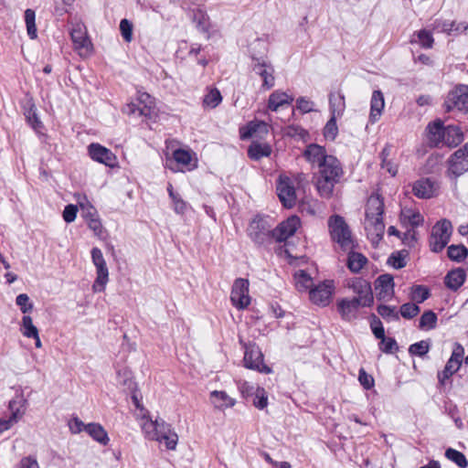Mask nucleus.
<instances>
[{"label":"nucleus","instance_id":"obj_8","mask_svg":"<svg viewBox=\"0 0 468 468\" xmlns=\"http://www.w3.org/2000/svg\"><path fill=\"white\" fill-rule=\"evenodd\" d=\"M452 223L447 219L437 222L431 230L430 247L433 252H439L445 248L452 235Z\"/></svg>","mask_w":468,"mask_h":468},{"label":"nucleus","instance_id":"obj_38","mask_svg":"<svg viewBox=\"0 0 468 468\" xmlns=\"http://www.w3.org/2000/svg\"><path fill=\"white\" fill-rule=\"evenodd\" d=\"M271 154V147L266 143H252L249 149L248 154L253 160H260L262 157H267Z\"/></svg>","mask_w":468,"mask_h":468},{"label":"nucleus","instance_id":"obj_9","mask_svg":"<svg viewBox=\"0 0 468 468\" xmlns=\"http://www.w3.org/2000/svg\"><path fill=\"white\" fill-rule=\"evenodd\" d=\"M468 171V144L455 151L448 159L447 176L456 180Z\"/></svg>","mask_w":468,"mask_h":468},{"label":"nucleus","instance_id":"obj_28","mask_svg":"<svg viewBox=\"0 0 468 468\" xmlns=\"http://www.w3.org/2000/svg\"><path fill=\"white\" fill-rule=\"evenodd\" d=\"M303 155L312 165L318 167L330 154L323 146L312 144L305 148Z\"/></svg>","mask_w":468,"mask_h":468},{"label":"nucleus","instance_id":"obj_54","mask_svg":"<svg viewBox=\"0 0 468 468\" xmlns=\"http://www.w3.org/2000/svg\"><path fill=\"white\" fill-rule=\"evenodd\" d=\"M420 313V307L417 303H407L401 305L400 314L406 319H411Z\"/></svg>","mask_w":468,"mask_h":468},{"label":"nucleus","instance_id":"obj_1","mask_svg":"<svg viewBox=\"0 0 468 468\" xmlns=\"http://www.w3.org/2000/svg\"><path fill=\"white\" fill-rule=\"evenodd\" d=\"M123 392L131 399L134 406L133 414L139 421L144 438L164 444L168 451L176 450L178 443L177 433L165 420L157 418L153 420L151 419L149 411L142 403L143 395L139 390L138 384L133 378L124 379Z\"/></svg>","mask_w":468,"mask_h":468},{"label":"nucleus","instance_id":"obj_5","mask_svg":"<svg viewBox=\"0 0 468 468\" xmlns=\"http://www.w3.org/2000/svg\"><path fill=\"white\" fill-rule=\"evenodd\" d=\"M328 229L333 241L336 242L343 250L353 248L354 240L351 230L339 215H333L328 218Z\"/></svg>","mask_w":468,"mask_h":468},{"label":"nucleus","instance_id":"obj_30","mask_svg":"<svg viewBox=\"0 0 468 468\" xmlns=\"http://www.w3.org/2000/svg\"><path fill=\"white\" fill-rule=\"evenodd\" d=\"M401 223L407 227L417 228L423 224L424 218L419 210L412 207H403L400 213Z\"/></svg>","mask_w":468,"mask_h":468},{"label":"nucleus","instance_id":"obj_60","mask_svg":"<svg viewBox=\"0 0 468 468\" xmlns=\"http://www.w3.org/2000/svg\"><path fill=\"white\" fill-rule=\"evenodd\" d=\"M378 313L379 315H381L383 318L388 319H399V315L396 313V308L388 306V305H379L378 307Z\"/></svg>","mask_w":468,"mask_h":468},{"label":"nucleus","instance_id":"obj_25","mask_svg":"<svg viewBox=\"0 0 468 468\" xmlns=\"http://www.w3.org/2000/svg\"><path fill=\"white\" fill-rule=\"evenodd\" d=\"M89 154L93 160L111 167L114 166L115 156L107 148L98 144H91L89 146Z\"/></svg>","mask_w":468,"mask_h":468},{"label":"nucleus","instance_id":"obj_48","mask_svg":"<svg viewBox=\"0 0 468 468\" xmlns=\"http://www.w3.org/2000/svg\"><path fill=\"white\" fill-rule=\"evenodd\" d=\"M468 250L463 245H452L448 248V256L451 260L461 261L467 256Z\"/></svg>","mask_w":468,"mask_h":468},{"label":"nucleus","instance_id":"obj_47","mask_svg":"<svg viewBox=\"0 0 468 468\" xmlns=\"http://www.w3.org/2000/svg\"><path fill=\"white\" fill-rule=\"evenodd\" d=\"M25 21L29 37L35 39L37 37V33L36 27V15L32 9L28 8L25 11Z\"/></svg>","mask_w":468,"mask_h":468},{"label":"nucleus","instance_id":"obj_58","mask_svg":"<svg viewBox=\"0 0 468 468\" xmlns=\"http://www.w3.org/2000/svg\"><path fill=\"white\" fill-rule=\"evenodd\" d=\"M69 428L71 433L74 434L80 433L81 431L87 432V424L77 417L69 420Z\"/></svg>","mask_w":468,"mask_h":468},{"label":"nucleus","instance_id":"obj_36","mask_svg":"<svg viewBox=\"0 0 468 468\" xmlns=\"http://www.w3.org/2000/svg\"><path fill=\"white\" fill-rule=\"evenodd\" d=\"M463 355L464 349L463 346L459 343H455L452 356L447 361L445 367L452 370V372L456 373L462 365V359L463 357Z\"/></svg>","mask_w":468,"mask_h":468},{"label":"nucleus","instance_id":"obj_10","mask_svg":"<svg viewBox=\"0 0 468 468\" xmlns=\"http://www.w3.org/2000/svg\"><path fill=\"white\" fill-rule=\"evenodd\" d=\"M91 259L96 267L97 277L93 282L92 290L94 292L104 291L109 281V271L102 252L98 248L91 250Z\"/></svg>","mask_w":468,"mask_h":468},{"label":"nucleus","instance_id":"obj_2","mask_svg":"<svg viewBox=\"0 0 468 468\" xmlns=\"http://www.w3.org/2000/svg\"><path fill=\"white\" fill-rule=\"evenodd\" d=\"M383 212V198L378 194L371 195L366 206L365 229L373 241L380 239L384 235Z\"/></svg>","mask_w":468,"mask_h":468},{"label":"nucleus","instance_id":"obj_64","mask_svg":"<svg viewBox=\"0 0 468 468\" xmlns=\"http://www.w3.org/2000/svg\"><path fill=\"white\" fill-rule=\"evenodd\" d=\"M141 109L140 104L137 105L133 101H131L123 107L122 112L131 116L141 117L144 116V114L140 112Z\"/></svg>","mask_w":468,"mask_h":468},{"label":"nucleus","instance_id":"obj_33","mask_svg":"<svg viewBox=\"0 0 468 468\" xmlns=\"http://www.w3.org/2000/svg\"><path fill=\"white\" fill-rule=\"evenodd\" d=\"M137 101L142 108L140 112L143 113L144 117H151V115L154 113L155 101L150 94L138 91Z\"/></svg>","mask_w":468,"mask_h":468},{"label":"nucleus","instance_id":"obj_62","mask_svg":"<svg viewBox=\"0 0 468 468\" xmlns=\"http://www.w3.org/2000/svg\"><path fill=\"white\" fill-rule=\"evenodd\" d=\"M358 380L366 389H370L374 386V378L363 368L359 370Z\"/></svg>","mask_w":468,"mask_h":468},{"label":"nucleus","instance_id":"obj_20","mask_svg":"<svg viewBox=\"0 0 468 468\" xmlns=\"http://www.w3.org/2000/svg\"><path fill=\"white\" fill-rule=\"evenodd\" d=\"M194 21L197 23V27L199 31L206 34L207 39L218 38L221 37L219 30L211 29V23L209 20V16L206 12L201 9H197L194 11L193 16Z\"/></svg>","mask_w":468,"mask_h":468},{"label":"nucleus","instance_id":"obj_14","mask_svg":"<svg viewBox=\"0 0 468 468\" xmlns=\"http://www.w3.org/2000/svg\"><path fill=\"white\" fill-rule=\"evenodd\" d=\"M249 285V281L242 278L237 279L233 283L230 300L238 309H245L250 303Z\"/></svg>","mask_w":468,"mask_h":468},{"label":"nucleus","instance_id":"obj_7","mask_svg":"<svg viewBox=\"0 0 468 468\" xmlns=\"http://www.w3.org/2000/svg\"><path fill=\"white\" fill-rule=\"evenodd\" d=\"M70 37L74 49L81 58H88L92 54L93 45L88 36L87 28L83 23L77 22L72 26Z\"/></svg>","mask_w":468,"mask_h":468},{"label":"nucleus","instance_id":"obj_19","mask_svg":"<svg viewBox=\"0 0 468 468\" xmlns=\"http://www.w3.org/2000/svg\"><path fill=\"white\" fill-rule=\"evenodd\" d=\"M293 101V96L282 90H273L267 101V110L278 112L280 109L290 106Z\"/></svg>","mask_w":468,"mask_h":468},{"label":"nucleus","instance_id":"obj_21","mask_svg":"<svg viewBox=\"0 0 468 468\" xmlns=\"http://www.w3.org/2000/svg\"><path fill=\"white\" fill-rule=\"evenodd\" d=\"M375 289L379 300L388 301L394 295V281L389 274L380 275L377 281Z\"/></svg>","mask_w":468,"mask_h":468},{"label":"nucleus","instance_id":"obj_41","mask_svg":"<svg viewBox=\"0 0 468 468\" xmlns=\"http://www.w3.org/2000/svg\"><path fill=\"white\" fill-rule=\"evenodd\" d=\"M437 321L438 317L434 312L425 311L420 318L419 328L425 331L432 330L436 327Z\"/></svg>","mask_w":468,"mask_h":468},{"label":"nucleus","instance_id":"obj_34","mask_svg":"<svg viewBox=\"0 0 468 468\" xmlns=\"http://www.w3.org/2000/svg\"><path fill=\"white\" fill-rule=\"evenodd\" d=\"M87 433L101 445H107L110 439L103 427L95 422L87 424Z\"/></svg>","mask_w":468,"mask_h":468},{"label":"nucleus","instance_id":"obj_32","mask_svg":"<svg viewBox=\"0 0 468 468\" xmlns=\"http://www.w3.org/2000/svg\"><path fill=\"white\" fill-rule=\"evenodd\" d=\"M465 279V271L461 268H457L449 271L445 276V285L452 291H457L464 283Z\"/></svg>","mask_w":468,"mask_h":468},{"label":"nucleus","instance_id":"obj_50","mask_svg":"<svg viewBox=\"0 0 468 468\" xmlns=\"http://www.w3.org/2000/svg\"><path fill=\"white\" fill-rule=\"evenodd\" d=\"M445 456L449 460L455 463L461 468H465L468 464V462H467L465 456L462 452H460L456 450H453L451 448L446 450Z\"/></svg>","mask_w":468,"mask_h":468},{"label":"nucleus","instance_id":"obj_15","mask_svg":"<svg viewBox=\"0 0 468 468\" xmlns=\"http://www.w3.org/2000/svg\"><path fill=\"white\" fill-rule=\"evenodd\" d=\"M348 286L357 295L353 299L361 303L362 306H370L373 303L374 297L370 283L367 281L362 278H355L348 282Z\"/></svg>","mask_w":468,"mask_h":468},{"label":"nucleus","instance_id":"obj_3","mask_svg":"<svg viewBox=\"0 0 468 468\" xmlns=\"http://www.w3.org/2000/svg\"><path fill=\"white\" fill-rule=\"evenodd\" d=\"M427 131L429 143L433 146L453 147L463 140V133L458 126H444L440 120L430 123Z\"/></svg>","mask_w":468,"mask_h":468},{"label":"nucleus","instance_id":"obj_29","mask_svg":"<svg viewBox=\"0 0 468 468\" xmlns=\"http://www.w3.org/2000/svg\"><path fill=\"white\" fill-rule=\"evenodd\" d=\"M269 133V124L262 121H252L240 130V136L246 139L252 136L261 137Z\"/></svg>","mask_w":468,"mask_h":468},{"label":"nucleus","instance_id":"obj_43","mask_svg":"<svg viewBox=\"0 0 468 468\" xmlns=\"http://www.w3.org/2000/svg\"><path fill=\"white\" fill-rule=\"evenodd\" d=\"M367 262V258L358 252H350L348 255V268L354 271H359Z\"/></svg>","mask_w":468,"mask_h":468},{"label":"nucleus","instance_id":"obj_45","mask_svg":"<svg viewBox=\"0 0 468 468\" xmlns=\"http://www.w3.org/2000/svg\"><path fill=\"white\" fill-rule=\"evenodd\" d=\"M417 39H412L411 42L419 43L424 48H431L434 43V38L431 32L421 29L414 35Z\"/></svg>","mask_w":468,"mask_h":468},{"label":"nucleus","instance_id":"obj_22","mask_svg":"<svg viewBox=\"0 0 468 468\" xmlns=\"http://www.w3.org/2000/svg\"><path fill=\"white\" fill-rule=\"evenodd\" d=\"M318 168L320 176L330 177L331 179L339 180L343 174L339 161L331 154L325 158V160L318 166Z\"/></svg>","mask_w":468,"mask_h":468},{"label":"nucleus","instance_id":"obj_61","mask_svg":"<svg viewBox=\"0 0 468 468\" xmlns=\"http://www.w3.org/2000/svg\"><path fill=\"white\" fill-rule=\"evenodd\" d=\"M77 213H78V207L75 206V205H68L65 207L64 210H63V219L67 222V223H71L73 222L75 219H76V217H77Z\"/></svg>","mask_w":468,"mask_h":468},{"label":"nucleus","instance_id":"obj_63","mask_svg":"<svg viewBox=\"0 0 468 468\" xmlns=\"http://www.w3.org/2000/svg\"><path fill=\"white\" fill-rule=\"evenodd\" d=\"M26 116H27L28 122L31 124V126L35 130H37L38 128H40L42 126V123L37 115L36 108L34 105L27 111Z\"/></svg>","mask_w":468,"mask_h":468},{"label":"nucleus","instance_id":"obj_52","mask_svg":"<svg viewBox=\"0 0 468 468\" xmlns=\"http://www.w3.org/2000/svg\"><path fill=\"white\" fill-rule=\"evenodd\" d=\"M253 399V405L259 410H263L268 405V396L263 388L259 387L256 389Z\"/></svg>","mask_w":468,"mask_h":468},{"label":"nucleus","instance_id":"obj_13","mask_svg":"<svg viewBox=\"0 0 468 468\" xmlns=\"http://www.w3.org/2000/svg\"><path fill=\"white\" fill-rule=\"evenodd\" d=\"M244 365L247 368L257 370L261 373H271V367L263 363V355L260 348L254 345L245 348Z\"/></svg>","mask_w":468,"mask_h":468},{"label":"nucleus","instance_id":"obj_55","mask_svg":"<svg viewBox=\"0 0 468 468\" xmlns=\"http://www.w3.org/2000/svg\"><path fill=\"white\" fill-rule=\"evenodd\" d=\"M238 388L243 397H251L254 396L259 386L246 380H239L238 382Z\"/></svg>","mask_w":468,"mask_h":468},{"label":"nucleus","instance_id":"obj_26","mask_svg":"<svg viewBox=\"0 0 468 468\" xmlns=\"http://www.w3.org/2000/svg\"><path fill=\"white\" fill-rule=\"evenodd\" d=\"M385 107L384 95L380 90H374L370 100V112L368 121L370 123L377 122L383 112Z\"/></svg>","mask_w":468,"mask_h":468},{"label":"nucleus","instance_id":"obj_40","mask_svg":"<svg viewBox=\"0 0 468 468\" xmlns=\"http://www.w3.org/2000/svg\"><path fill=\"white\" fill-rule=\"evenodd\" d=\"M169 197L172 200L173 209L176 214L183 215L188 208L187 203L181 197V196L173 190V186L169 184L167 187Z\"/></svg>","mask_w":468,"mask_h":468},{"label":"nucleus","instance_id":"obj_51","mask_svg":"<svg viewBox=\"0 0 468 468\" xmlns=\"http://www.w3.org/2000/svg\"><path fill=\"white\" fill-rule=\"evenodd\" d=\"M121 35L125 42L130 43L133 39V25L128 19H122L119 25Z\"/></svg>","mask_w":468,"mask_h":468},{"label":"nucleus","instance_id":"obj_35","mask_svg":"<svg viewBox=\"0 0 468 468\" xmlns=\"http://www.w3.org/2000/svg\"><path fill=\"white\" fill-rule=\"evenodd\" d=\"M339 180L331 179L330 177L322 176L319 175V177L316 182V188L321 197L329 198L334 191L335 185Z\"/></svg>","mask_w":468,"mask_h":468},{"label":"nucleus","instance_id":"obj_46","mask_svg":"<svg viewBox=\"0 0 468 468\" xmlns=\"http://www.w3.org/2000/svg\"><path fill=\"white\" fill-rule=\"evenodd\" d=\"M430 296V291L422 285H415L410 289V299L416 303H421Z\"/></svg>","mask_w":468,"mask_h":468},{"label":"nucleus","instance_id":"obj_53","mask_svg":"<svg viewBox=\"0 0 468 468\" xmlns=\"http://www.w3.org/2000/svg\"><path fill=\"white\" fill-rule=\"evenodd\" d=\"M16 303L25 314L33 310V303L30 302L29 296L27 293L18 294L16 299Z\"/></svg>","mask_w":468,"mask_h":468},{"label":"nucleus","instance_id":"obj_18","mask_svg":"<svg viewBox=\"0 0 468 468\" xmlns=\"http://www.w3.org/2000/svg\"><path fill=\"white\" fill-rule=\"evenodd\" d=\"M411 190L418 198L429 199L437 195L439 186L428 178H421L412 184Z\"/></svg>","mask_w":468,"mask_h":468},{"label":"nucleus","instance_id":"obj_59","mask_svg":"<svg viewBox=\"0 0 468 468\" xmlns=\"http://www.w3.org/2000/svg\"><path fill=\"white\" fill-rule=\"evenodd\" d=\"M79 205L82 211V217L86 219V221H89L90 218H97V211L95 207L91 206L88 201L86 203L80 202Z\"/></svg>","mask_w":468,"mask_h":468},{"label":"nucleus","instance_id":"obj_31","mask_svg":"<svg viewBox=\"0 0 468 468\" xmlns=\"http://www.w3.org/2000/svg\"><path fill=\"white\" fill-rule=\"evenodd\" d=\"M329 105L331 116L340 118L346 110L344 94L340 90L331 92L329 95Z\"/></svg>","mask_w":468,"mask_h":468},{"label":"nucleus","instance_id":"obj_23","mask_svg":"<svg viewBox=\"0 0 468 468\" xmlns=\"http://www.w3.org/2000/svg\"><path fill=\"white\" fill-rule=\"evenodd\" d=\"M173 158L177 165L191 171L197 167V154L190 149L179 148L173 152Z\"/></svg>","mask_w":468,"mask_h":468},{"label":"nucleus","instance_id":"obj_56","mask_svg":"<svg viewBox=\"0 0 468 468\" xmlns=\"http://www.w3.org/2000/svg\"><path fill=\"white\" fill-rule=\"evenodd\" d=\"M430 346L426 341H420L411 345L409 348V352L413 356H422L429 352Z\"/></svg>","mask_w":468,"mask_h":468},{"label":"nucleus","instance_id":"obj_37","mask_svg":"<svg viewBox=\"0 0 468 468\" xmlns=\"http://www.w3.org/2000/svg\"><path fill=\"white\" fill-rule=\"evenodd\" d=\"M26 404L27 400L22 396L9 401L8 409L11 411V416L9 418L16 423L25 414Z\"/></svg>","mask_w":468,"mask_h":468},{"label":"nucleus","instance_id":"obj_49","mask_svg":"<svg viewBox=\"0 0 468 468\" xmlns=\"http://www.w3.org/2000/svg\"><path fill=\"white\" fill-rule=\"evenodd\" d=\"M338 117L331 116L324 128V136L326 140L334 141L338 133L336 119Z\"/></svg>","mask_w":468,"mask_h":468},{"label":"nucleus","instance_id":"obj_42","mask_svg":"<svg viewBox=\"0 0 468 468\" xmlns=\"http://www.w3.org/2000/svg\"><path fill=\"white\" fill-rule=\"evenodd\" d=\"M20 331L25 337L31 338L37 337L38 329L33 324L32 317L29 315H24L21 321Z\"/></svg>","mask_w":468,"mask_h":468},{"label":"nucleus","instance_id":"obj_4","mask_svg":"<svg viewBox=\"0 0 468 468\" xmlns=\"http://www.w3.org/2000/svg\"><path fill=\"white\" fill-rule=\"evenodd\" d=\"M304 176L303 174H281L277 179L276 190L278 197L285 207L291 208L297 201V189L301 186Z\"/></svg>","mask_w":468,"mask_h":468},{"label":"nucleus","instance_id":"obj_57","mask_svg":"<svg viewBox=\"0 0 468 468\" xmlns=\"http://www.w3.org/2000/svg\"><path fill=\"white\" fill-rule=\"evenodd\" d=\"M296 108L303 113H308L314 111V102L306 97H299L296 100Z\"/></svg>","mask_w":468,"mask_h":468},{"label":"nucleus","instance_id":"obj_39","mask_svg":"<svg viewBox=\"0 0 468 468\" xmlns=\"http://www.w3.org/2000/svg\"><path fill=\"white\" fill-rule=\"evenodd\" d=\"M295 286L300 292L310 291L313 288V279L304 271L299 270L294 273Z\"/></svg>","mask_w":468,"mask_h":468},{"label":"nucleus","instance_id":"obj_11","mask_svg":"<svg viewBox=\"0 0 468 468\" xmlns=\"http://www.w3.org/2000/svg\"><path fill=\"white\" fill-rule=\"evenodd\" d=\"M444 106L447 112H468V86L461 85L450 91Z\"/></svg>","mask_w":468,"mask_h":468},{"label":"nucleus","instance_id":"obj_12","mask_svg":"<svg viewBox=\"0 0 468 468\" xmlns=\"http://www.w3.org/2000/svg\"><path fill=\"white\" fill-rule=\"evenodd\" d=\"M335 292V283L331 280H326L309 291V296L312 303L319 306H326L330 303Z\"/></svg>","mask_w":468,"mask_h":468},{"label":"nucleus","instance_id":"obj_24","mask_svg":"<svg viewBox=\"0 0 468 468\" xmlns=\"http://www.w3.org/2000/svg\"><path fill=\"white\" fill-rule=\"evenodd\" d=\"M362 303L355 299H342L337 303V310L341 317L346 321H351L357 317L358 310Z\"/></svg>","mask_w":468,"mask_h":468},{"label":"nucleus","instance_id":"obj_17","mask_svg":"<svg viewBox=\"0 0 468 468\" xmlns=\"http://www.w3.org/2000/svg\"><path fill=\"white\" fill-rule=\"evenodd\" d=\"M301 225L300 218L297 216H292L282 221L273 229V238L278 241H283L293 236Z\"/></svg>","mask_w":468,"mask_h":468},{"label":"nucleus","instance_id":"obj_44","mask_svg":"<svg viewBox=\"0 0 468 468\" xmlns=\"http://www.w3.org/2000/svg\"><path fill=\"white\" fill-rule=\"evenodd\" d=\"M222 101V96L218 89H211L203 99L204 107L214 109Z\"/></svg>","mask_w":468,"mask_h":468},{"label":"nucleus","instance_id":"obj_6","mask_svg":"<svg viewBox=\"0 0 468 468\" xmlns=\"http://www.w3.org/2000/svg\"><path fill=\"white\" fill-rule=\"evenodd\" d=\"M272 232L269 220L262 217L254 218L247 229L249 237L257 245L269 243L273 238Z\"/></svg>","mask_w":468,"mask_h":468},{"label":"nucleus","instance_id":"obj_16","mask_svg":"<svg viewBox=\"0 0 468 468\" xmlns=\"http://www.w3.org/2000/svg\"><path fill=\"white\" fill-rule=\"evenodd\" d=\"M253 71L261 77L262 80L261 89L269 90L275 85L274 68L265 60H257L252 67Z\"/></svg>","mask_w":468,"mask_h":468},{"label":"nucleus","instance_id":"obj_27","mask_svg":"<svg viewBox=\"0 0 468 468\" xmlns=\"http://www.w3.org/2000/svg\"><path fill=\"white\" fill-rule=\"evenodd\" d=\"M209 399L213 407L218 410L230 409L236 404V399L223 390H214L210 392Z\"/></svg>","mask_w":468,"mask_h":468}]
</instances>
